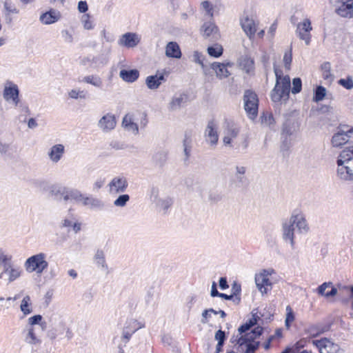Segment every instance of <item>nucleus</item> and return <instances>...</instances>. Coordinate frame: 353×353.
I'll list each match as a JSON object with an SVG mask.
<instances>
[{
    "label": "nucleus",
    "mask_w": 353,
    "mask_h": 353,
    "mask_svg": "<svg viewBox=\"0 0 353 353\" xmlns=\"http://www.w3.org/2000/svg\"><path fill=\"white\" fill-rule=\"evenodd\" d=\"M140 36L134 32H126L123 34L119 39L118 44L121 46L128 48L136 47L140 42Z\"/></svg>",
    "instance_id": "obj_19"
},
{
    "label": "nucleus",
    "mask_w": 353,
    "mask_h": 353,
    "mask_svg": "<svg viewBox=\"0 0 353 353\" xmlns=\"http://www.w3.org/2000/svg\"><path fill=\"white\" fill-rule=\"evenodd\" d=\"M136 120L137 119L131 114H125L122 120L123 128L134 135L139 134V126Z\"/></svg>",
    "instance_id": "obj_23"
},
{
    "label": "nucleus",
    "mask_w": 353,
    "mask_h": 353,
    "mask_svg": "<svg viewBox=\"0 0 353 353\" xmlns=\"http://www.w3.org/2000/svg\"><path fill=\"white\" fill-rule=\"evenodd\" d=\"M300 123L292 118L288 119L283 123L282 132L286 135H292L299 130Z\"/></svg>",
    "instance_id": "obj_27"
},
{
    "label": "nucleus",
    "mask_w": 353,
    "mask_h": 353,
    "mask_svg": "<svg viewBox=\"0 0 353 353\" xmlns=\"http://www.w3.org/2000/svg\"><path fill=\"white\" fill-rule=\"evenodd\" d=\"M94 261L97 268L101 270L108 272V266L105 261V253L102 250H97L94 256Z\"/></svg>",
    "instance_id": "obj_31"
},
{
    "label": "nucleus",
    "mask_w": 353,
    "mask_h": 353,
    "mask_svg": "<svg viewBox=\"0 0 353 353\" xmlns=\"http://www.w3.org/2000/svg\"><path fill=\"white\" fill-rule=\"evenodd\" d=\"M79 82H83L85 83L92 85V86L99 89H102L103 86V82L102 79L99 76L96 74H90L85 76L81 80H79Z\"/></svg>",
    "instance_id": "obj_32"
},
{
    "label": "nucleus",
    "mask_w": 353,
    "mask_h": 353,
    "mask_svg": "<svg viewBox=\"0 0 353 353\" xmlns=\"http://www.w3.org/2000/svg\"><path fill=\"white\" fill-rule=\"evenodd\" d=\"M68 188L61 185H52L50 188V193L52 196L57 197L58 199H63L65 201Z\"/></svg>",
    "instance_id": "obj_37"
},
{
    "label": "nucleus",
    "mask_w": 353,
    "mask_h": 353,
    "mask_svg": "<svg viewBox=\"0 0 353 353\" xmlns=\"http://www.w3.org/2000/svg\"><path fill=\"white\" fill-rule=\"evenodd\" d=\"M274 72L276 76V84L271 92V99L274 102L287 101L290 92V78L288 75L283 76L282 70L275 64Z\"/></svg>",
    "instance_id": "obj_2"
},
{
    "label": "nucleus",
    "mask_w": 353,
    "mask_h": 353,
    "mask_svg": "<svg viewBox=\"0 0 353 353\" xmlns=\"http://www.w3.org/2000/svg\"><path fill=\"white\" fill-rule=\"evenodd\" d=\"M48 266L46 254L43 252L31 256L24 263L26 270L30 273L35 272L37 274H41Z\"/></svg>",
    "instance_id": "obj_5"
},
{
    "label": "nucleus",
    "mask_w": 353,
    "mask_h": 353,
    "mask_svg": "<svg viewBox=\"0 0 353 353\" xmlns=\"http://www.w3.org/2000/svg\"><path fill=\"white\" fill-rule=\"evenodd\" d=\"M311 343L317 348L319 353H345L339 344L325 337L313 339Z\"/></svg>",
    "instance_id": "obj_7"
},
{
    "label": "nucleus",
    "mask_w": 353,
    "mask_h": 353,
    "mask_svg": "<svg viewBox=\"0 0 353 353\" xmlns=\"http://www.w3.org/2000/svg\"><path fill=\"white\" fill-rule=\"evenodd\" d=\"M217 125L214 121H209L205 130V137L206 142L212 146L216 145L219 140V134L217 131Z\"/></svg>",
    "instance_id": "obj_18"
},
{
    "label": "nucleus",
    "mask_w": 353,
    "mask_h": 353,
    "mask_svg": "<svg viewBox=\"0 0 353 353\" xmlns=\"http://www.w3.org/2000/svg\"><path fill=\"white\" fill-rule=\"evenodd\" d=\"M81 195L82 193L79 190L77 189L68 188L65 201L74 200L77 203H80Z\"/></svg>",
    "instance_id": "obj_43"
},
{
    "label": "nucleus",
    "mask_w": 353,
    "mask_h": 353,
    "mask_svg": "<svg viewBox=\"0 0 353 353\" xmlns=\"http://www.w3.org/2000/svg\"><path fill=\"white\" fill-rule=\"evenodd\" d=\"M21 273L22 270L20 267L12 265L9 268H8V270H3V272L1 274V276L3 274H8V281L11 283L19 278L21 275Z\"/></svg>",
    "instance_id": "obj_33"
},
{
    "label": "nucleus",
    "mask_w": 353,
    "mask_h": 353,
    "mask_svg": "<svg viewBox=\"0 0 353 353\" xmlns=\"http://www.w3.org/2000/svg\"><path fill=\"white\" fill-rule=\"evenodd\" d=\"M208 53L210 56L217 58L222 55L223 48L219 44L208 48Z\"/></svg>",
    "instance_id": "obj_47"
},
{
    "label": "nucleus",
    "mask_w": 353,
    "mask_h": 353,
    "mask_svg": "<svg viewBox=\"0 0 353 353\" xmlns=\"http://www.w3.org/2000/svg\"><path fill=\"white\" fill-rule=\"evenodd\" d=\"M339 84L343 88L351 90L353 88V80L352 77H347L346 79H341L339 81Z\"/></svg>",
    "instance_id": "obj_57"
},
{
    "label": "nucleus",
    "mask_w": 353,
    "mask_h": 353,
    "mask_svg": "<svg viewBox=\"0 0 353 353\" xmlns=\"http://www.w3.org/2000/svg\"><path fill=\"white\" fill-rule=\"evenodd\" d=\"M309 225L305 216L302 213H293L288 219L282 223V237L285 242H289L292 248L295 245V232L299 234H306L309 231Z\"/></svg>",
    "instance_id": "obj_1"
},
{
    "label": "nucleus",
    "mask_w": 353,
    "mask_h": 353,
    "mask_svg": "<svg viewBox=\"0 0 353 353\" xmlns=\"http://www.w3.org/2000/svg\"><path fill=\"white\" fill-rule=\"evenodd\" d=\"M83 206H90L92 208L102 210L104 207V203L102 201L99 199L86 196L85 194L81 195L80 199V203Z\"/></svg>",
    "instance_id": "obj_26"
},
{
    "label": "nucleus",
    "mask_w": 353,
    "mask_h": 353,
    "mask_svg": "<svg viewBox=\"0 0 353 353\" xmlns=\"http://www.w3.org/2000/svg\"><path fill=\"white\" fill-rule=\"evenodd\" d=\"M192 147V135L189 132H185L184 139L183 141V153L185 156L184 161H188L190 157Z\"/></svg>",
    "instance_id": "obj_36"
},
{
    "label": "nucleus",
    "mask_w": 353,
    "mask_h": 353,
    "mask_svg": "<svg viewBox=\"0 0 353 353\" xmlns=\"http://www.w3.org/2000/svg\"><path fill=\"white\" fill-rule=\"evenodd\" d=\"M246 172V168L241 165H237L235 168V174L234 176L236 180V181L239 183H243L245 180L246 177L245 176V174Z\"/></svg>",
    "instance_id": "obj_41"
},
{
    "label": "nucleus",
    "mask_w": 353,
    "mask_h": 353,
    "mask_svg": "<svg viewBox=\"0 0 353 353\" xmlns=\"http://www.w3.org/2000/svg\"><path fill=\"white\" fill-rule=\"evenodd\" d=\"M332 283L331 282H325L323 283V284H321V285H319L317 288V292L319 294L321 295V296H325V294L326 292H325V290L329 288L330 286H332Z\"/></svg>",
    "instance_id": "obj_63"
},
{
    "label": "nucleus",
    "mask_w": 353,
    "mask_h": 353,
    "mask_svg": "<svg viewBox=\"0 0 353 353\" xmlns=\"http://www.w3.org/2000/svg\"><path fill=\"white\" fill-rule=\"evenodd\" d=\"M150 201L155 204L157 208L165 212L172 205V199L169 196L160 197L159 190L157 188H152L150 192Z\"/></svg>",
    "instance_id": "obj_13"
},
{
    "label": "nucleus",
    "mask_w": 353,
    "mask_h": 353,
    "mask_svg": "<svg viewBox=\"0 0 353 353\" xmlns=\"http://www.w3.org/2000/svg\"><path fill=\"white\" fill-rule=\"evenodd\" d=\"M117 125L115 116L112 113H106L98 121L97 126L103 133H108L113 130Z\"/></svg>",
    "instance_id": "obj_15"
},
{
    "label": "nucleus",
    "mask_w": 353,
    "mask_h": 353,
    "mask_svg": "<svg viewBox=\"0 0 353 353\" xmlns=\"http://www.w3.org/2000/svg\"><path fill=\"white\" fill-rule=\"evenodd\" d=\"M139 76L137 70H121L119 72V77L125 82L132 83L135 81Z\"/></svg>",
    "instance_id": "obj_34"
},
{
    "label": "nucleus",
    "mask_w": 353,
    "mask_h": 353,
    "mask_svg": "<svg viewBox=\"0 0 353 353\" xmlns=\"http://www.w3.org/2000/svg\"><path fill=\"white\" fill-rule=\"evenodd\" d=\"M341 6L336 10L337 14L343 17H353V0H338Z\"/></svg>",
    "instance_id": "obj_25"
},
{
    "label": "nucleus",
    "mask_w": 353,
    "mask_h": 353,
    "mask_svg": "<svg viewBox=\"0 0 353 353\" xmlns=\"http://www.w3.org/2000/svg\"><path fill=\"white\" fill-rule=\"evenodd\" d=\"M168 159V150L165 148L157 149L152 156V163L159 168H163Z\"/></svg>",
    "instance_id": "obj_21"
},
{
    "label": "nucleus",
    "mask_w": 353,
    "mask_h": 353,
    "mask_svg": "<svg viewBox=\"0 0 353 353\" xmlns=\"http://www.w3.org/2000/svg\"><path fill=\"white\" fill-rule=\"evenodd\" d=\"M61 17V14L59 11L51 8L40 15L39 21L44 25H50L58 21Z\"/></svg>",
    "instance_id": "obj_22"
},
{
    "label": "nucleus",
    "mask_w": 353,
    "mask_h": 353,
    "mask_svg": "<svg viewBox=\"0 0 353 353\" xmlns=\"http://www.w3.org/2000/svg\"><path fill=\"white\" fill-rule=\"evenodd\" d=\"M312 30L311 21L305 19L303 22L298 23L296 33L299 38L303 40L306 45H309L311 39L310 31Z\"/></svg>",
    "instance_id": "obj_16"
},
{
    "label": "nucleus",
    "mask_w": 353,
    "mask_h": 353,
    "mask_svg": "<svg viewBox=\"0 0 353 353\" xmlns=\"http://www.w3.org/2000/svg\"><path fill=\"white\" fill-rule=\"evenodd\" d=\"M272 273H274V270L272 269L263 270L255 275L256 285L262 294H267L272 288V283L270 279Z\"/></svg>",
    "instance_id": "obj_8"
},
{
    "label": "nucleus",
    "mask_w": 353,
    "mask_h": 353,
    "mask_svg": "<svg viewBox=\"0 0 353 353\" xmlns=\"http://www.w3.org/2000/svg\"><path fill=\"white\" fill-rule=\"evenodd\" d=\"M65 152V146L63 144H56L49 149L48 157L52 163H57L62 159Z\"/></svg>",
    "instance_id": "obj_24"
},
{
    "label": "nucleus",
    "mask_w": 353,
    "mask_h": 353,
    "mask_svg": "<svg viewBox=\"0 0 353 353\" xmlns=\"http://www.w3.org/2000/svg\"><path fill=\"white\" fill-rule=\"evenodd\" d=\"M258 319L259 318L257 316H256L255 314H252V317L249 320V321L240 326L239 328L238 329L239 335L244 336L243 334V333L246 332L252 326L257 323Z\"/></svg>",
    "instance_id": "obj_39"
},
{
    "label": "nucleus",
    "mask_w": 353,
    "mask_h": 353,
    "mask_svg": "<svg viewBox=\"0 0 353 353\" xmlns=\"http://www.w3.org/2000/svg\"><path fill=\"white\" fill-rule=\"evenodd\" d=\"M194 61L201 65V67L204 69L205 64H204V57L203 55L195 51L193 54Z\"/></svg>",
    "instance_id": "obj_60"
},
{
    "label": "nucleus",
    "mask_w": 353,
    "mask_h": 353,
    "mask_svg": "<svg viewBox=\"0 0 353 353\" xmlns=\"http://www.w3.org/2000/svg\"><path fill=\"white\" fill-rule=\"evenodd\" d=\"M302 88V82L300 78H294L292 81V92L297 94L301 92Z\"/></svg>",
    "instance_id": "obj_56"
},
{
    "label": "nucleus",
    "mask_w": 353,
    "mask_h": 353,
    "mask_svg": "<svg viewBox=\"0 0 353 353\" xmlns=\"http://www.w3.org/2000/svg\"><path fill=\"white\" fill-rule=\"evenodd\" d=\"M165 53L166 57L174 59H180L182 55L181 48L175 41H170L167 43Z\"/></svg>",
    "instance_id": "obj_28"
},
{
    "label": "nucleus",
    "mask_w": 353,
    "mask_h": 353,
    "mask_svg": "<svg viewBox=\"0 0 353 353\" xmlns=\"http://www.w3.org/2000/svg\"><path fill=\"white\" fill-rule=\"evenodd\" d=\"M0 153L2 154L10 155L12 153V145L8 143L0 141Z\"/></svg>",
    "instance_id": "obj_58"
},
{
    "label": "nucleus",
    "mask_w": 353,
    "mask_h": 353,
    "mask_svg": "<svg viewBox=\"0 0 353 353\" xmlns=\"http://www.w3.org/2000/svg\"><path fill=\"white\" fill-rule=\"evenodd\" d=\"M201 7L203 10H205L208 15H209L210 17H213V9L212 4L208 1H205L201 3Z\"/></svg>",
    "instance_id": "obj_59"
},
{
    "label": "nucleus",
    "mask_w": 353,
    "mask_h": 353,
    "mask_svg": "<svg viewBox=\"0 0 353 353\" xmlns=\"http://www.w3.org/2000/svg\"><path fill=\"white\" fill-rule=\"evenodd\" d=\"M244 109L250 119H254L258 114L259 99L256 94L252 90H245L243 95Z\"/></svg>",
    "instance_id": "obj_6"
},
{
    "label": "nucleus",
    "mask_w": 353,
    "mask_h": 353,
    "mask_svg": "<svg viewBox=\"0 0 353 353\" xmlns=\"http://www.w3.org/2000/svg\"><path fill=\"white\" fill-rule=\"evenodd\" d=\"M238 65L240 69L248 75L252 76L254 74V61L248 55L241 56L238 59Z\"/></svg>",
    "instance_id": "obj_20"
},
{
    "label": "nucleus",
    "mask_w": 353,
    "mask_h": 353,
    "mask_svg": "<svg viewBox=\"0 0 353 353\" xmlns=\"http://www.w3.org/2000/svg\"><path fill=\"white\" fill-rule=\"evenodd\" d=\"M92 68H99L107 63L106 59L102 55H97L92 57Z\"/></svg>",
    "instance_id": "obj_52"
},
{
    "label": "nucleus",
    "mask_w": 353,
    "mask_h": 353,
    "mask_svg": "<svg viewBox=\"0 0 353 353\" xmlns=\"http://www.w3.org/2000/svg\"><path fill=\"white\" fill-rule=\"evenodd\" d=\"M326 94V89L321 86H317L314 92L313 100L316 102L322 101Z\"/></svg>",
    "instance_id": "obj_50"
},
{
    "label": "nucleus",
    "mask_w": 353,
    "mask_h": 353,
    "mask_svg": "<svg viewBox=\"0 0 353 353\" xmlns=\"http://www.w3.org/2000/svg\"><path fill=\"white\" fill-rule=\"evenodd\" d=\"M223 198V195L219 190L213 189L209 192L208 199L211 202L217 203Z\"/></svg>",
    "instance_id": "obj_51"
},
{
    "label": "nucleus",
    "mask_w": 353,
    "mask_h": 353,
    "mask_svg": "<svg viewBox=\"0 0 353 353\" xmlns=\"http://www.w3.org/2000/svg\"><path fill=\"white\" fill-rule=\"evenodd\" d=\"M61 35L65 42H67L68 43H71L73 42L72 34L68 30H62Z\"/></svg>",
    "instance_id": "obj_64"
},
{
    "label": "nucleus",
    "mask_w": 353,
    "mask_h": 353,
    "mask_svg": "<svg viewBox=\"0 0 353 353\" xmlns=\"http://www.w3.org/2000/svg\"><path fill=\"white\" fill-rule=\"evenodd\" d=\"M19 90L17 84L7 81L4 84L3 97L6 101H12L15 106L19 103Z\"/></svg>",
    "instance_id": "obj_10"
},
{
    "label": "nucleus",
    "mask_w": 353,
    "mask_h": 353,
    "mask_svg": "<svg viewBox=\"0 0 353 353\" xmlns=\"http://www.w3.org/2000/svg\"><path fill=\"white\" fill-rule=\"evenodd\" d=\"M30 301V297L28 295L24 296L21 301L20 308L24 315L29 314L32 311Z\"/></svg>",
    "instance_id": "obj_44"
},
{
    "label": "nucleus",
    "mask_w": 353,
    "mask_h": 353,
    "mask_svg": "<svg viewBox=\"0 0 353 353\" xmlns=\"http://www.w3.org/2000/svg\"><path fill=\"white\" fill-rule=\"evenodd\" d=\"M70 98L73 99H84L86 98V92L84 90L79 89H72L68 92Z\"/></svg>",
    "instance_id": "obj_48"
},
{
    "label": "nucleus",
    "mask_w": 353,
    "mask_h": 353,
    "mask_svg": "<svg viewBox=\"0 0 353 353\" xmlns=\"http://www.w3.org/2000/svg\"><path fill=\"white\" fill-rule=\"evenodd\" d=\"M145 324L136 319H128L123 330V338L128 341L132 335L138 330L144 327Z\"/></svg>",
    "instance_id": "obj_17"
},
{
    "label": "nucleus",
    "mask_w": 353,
    "mask_h": 353,
    "mask_svg": "<svg viewBox=\"0 0 353 353\" xmlns=\"http://www.w3.org/2000/svg\"><path fill=\"white\" fill-rule=\"evenodd\" d=\"M185 101V97L183 94L174 96L169 103V110L176 111L180 110L183 107Z\"/></svg>",
    "instance_id": "obj_35"
},
{
    "label": "nucleus",
    "mask_w": 353,
    "mask_h": 353,
    "mask_svg": "<svg viewBox=\"0 0 353 353\" xmlns=\"http://www.w3.org/2000/svg\"><path fill=\"white\" fill-rule=\"evenodd\" d=\"M81 21L84 29L90 30L94 28V24L90 20V15L89 14H84L81 17Z\"/></svg>",
    "instance_id": "obj_53"
},
{
    "label": "nucleus",
    "mask_w": 353,
    "mask_h": 353,
    "mask_svg": "<svg viewBox=\"0 0 353 353\" xmlns=\"http://www.w3.org/2000/svg\"><path fill=\"white\" fill-rule=\"evenodd\" d=\"M258 25V21L254 20L252 17H250L248 15L244 16L241 19V28L250 40L254 39L257 31Z\"/></svg>",
    "instance_id": "obj_14"
},
{
    "label": "nucleus",
    "mask_w": 353,
    "mask_h": 353,
    "mask_svg": "<svg viewBox=\"0 0 353 353\" xmlns=\"http://www.w3.org/2000/svg\"><path fill=\"white\" fill-rule=\"evenodd\" d=\"M215 339L219 342V346H223L225 339V332L219 330L215 334Z\"/></svg>",
    "instance_id": "obj_61"
},
{
    "label": "nucleus",
    "mask_w": 353,
    "mask_h": 353,
    "mask_svg": "<svg viewBox=\"0 0 353 353\" xmlns=\"http://www.w3.org/2000/svg\"><path fill=\"white\" fill-rule=\"evenodd\" d=\"M129 201L130 196L128 194H121L114 201V205L116 207L123 208Z\"/></svg>",
    "instance_id": "obj_49"
},
{
    "label": "nucleus",
    "mask_w": 353,
    "mask_h": 353,
    "mask_svg": "<svg viewBox=\"0 0 353 353\" xmlns=\"http://www.w3.org/2000/svg\"><path fill=\"white\" fill-rule=\"evenodd\" d=\"M3 7L8 14H19V10L12 4L10 1H5Z\"/></svg>",
    "instance_id": "obj_55"
},
{
    "label": "nucleus",
    "mask_w": 353,
    "mask_h": 353,
    "mask_svg": "<svg viewBox=\"0 0 353 353\" xmlns=\"http://www.w3.org/2000/svg\"><path fill=\"white\" fill-rule=\"evenodd\" d=\"M201 32L203 37H210L216 33L217 28L212 22H205L201 28Z\"/></svg>",
    "instance_id": "obj_38"
},
{
    "label": "nucleus",
    "mask_w": 353,
    "mask_h": 353,
    "mask_svg": "<svg viewBox=\"0 0 353 353\" xmlns=\"http://www.w3.org/2000/svg\"><path fill=\"white\" fill-rule=\"evenodd\" d=\"M77 215L72 212L70 210L68 214L61 221V226L63 228H70L77 219Z\"/></svg>",
    "instance_id": "obj_42"
},
{
    "label": "nucleus",
    "mask_w": 353,
    "mask_h": 353,
    "mask_svg": "<svg viewBox=\"0 0 353 353\" xmlns=\"http://www.w3.org/2000/svg\"><path fill=\"white\" fill-rule=\"evenodd\" d=\"M25 341L29 344H38L41 343V341L36 336L34 328L30 327L28 330V333L26 336Z\"/></svg>",
    "instance_id": "obj_46"
},
{
    "label": "nucleus",
    "mask_w": 353,
    "mask_h": 353,
    "mask_svg": "<svg viewBox=\"0 0 353 353\" xmlns=\"http://www.w3.org/2000/svg\"><path fill=\"white\" fill-rule=\"evenodd\" d=\"M322 74L324 79L332 81L333 76L331 73V66L329 62H325L321 65Z\"/></svg>",
    "instance_id": "obj_45"
},
{
    "label": "nucleus",
    "mask_w": 353,
    "mask_h": 353,
    "mask_svg": "<svg viewBox=\"0 0 353 353\" xmlns=\"http://www.w3.org/2000/svg\"><path fill=\"white\" fill-rule=\"evenodd\" d=\"M165 81L163 74L159 75L148 76L145 79V83L148 88L150 90H157L160 85Z\"/></svg>",
    "instance_id": "obj_30"
},
{
    "label": "nucleus",
    "mask_w": 353,
    "mask_h": 353,
    "mask_svg": "<svg viewBox=\"0 0 353 353\" xmlns=\"http://www.w3.org/2000/svg\"><path fill=\"white\" fill-rule=\"evenodd\" d=\"M263 328L258 326L250 333L245 334V336H241L237 341L239 348L241 349L240 352L254 353L257 350L259 345V342H256L254 340L261 336Z\"/></svg>",
    "instance_id": "obj_4"
},
{
    "label": "nucleus",
    "mask_w": 353,
    "mask_h": 353,
    "mask_svg": "<svg viewBox=\"0 0 353 353\" xmlns=\"http://www.w3.org/2000/svg\"><path fill=\"white\" fill-rule=\"evenodd\" d=\"M292 53L290 51L285 52L284 56H283V63H284L285 68L287 70H290V64L292 62Z\"/></svg>",
    "instance_id": "obj_62"
},
{
    "label": "nucleus",
    "mask_w": 353,
    "mask_h": 353,
    "mask_svg": "<svg viewBox=\"0 0 353 353\" xmlns=\"http://www.w3.org/2000/svg\"><path fill=\"white\" fill-rule=\"evenodd\" d=\"M353 134V128L343 125L339 128L338 132L334 134L332 139V144L334 147H341L345 144Z\"/></svg>",
    "instance_id": "obj_9"
},
{
    "label": "nucleus",
    "mask_w": 353,
    "mask_h": 353,
    "mask_svg": "<svg viewBox=\"0 0 353 353\" xmlns=\"http://www.w3.org/2000/svg\"><path fill=\"white\" fill-rule=\"evenodd\" d=\"M12 265H13L12 256L0 250V265L2 266L3 270H8Z\"/></svg>",
    "instance_id": "obj_40"
},
{
    "label": "nucleus",
    "mask_w": 353,
    "mask_h": 353,
    "mask_svg": "<svg viewBox=\"0 0 353 353\" xmlns=\"http://www.w3.org/2000/svg\"><path fill=\"white\" fill-rule=\"evenodd\" d=\"M231 66L230 63H223L214 62L210 65L211 68L215 72L216 75L219 79L226 78L230 75L227 66Z\"/></svg>",
    "instance_id": "obj_29"
},
{
    "label": "nucleus",
    "mask_w": 353,
    "mask_h": 353,
    "mask_svg": "<svg viewBox=\"0 0 353 353\" xmlns=\"http://www.w3.org/2000/svg\"><path fill=\"white\" fill-rule=\"evenodd\" d=\"M337 176L341 180H353V147L341 152L337 159Z\"/></svg>",
    "instance_id": "obj_3"
},
{
    "label": "nucleus",
    "mask_w": 353,
    "mask_h": 353,
    "mask_svg": "<svg viewBox=\"0 0 353 353\" xmlns=\"http://www.w3.org/2000/svg\"><path fill=\"white\" fill-rule=\"evenodd\" d=\"M261 123L271 128L274 124V119L271 114H263L261 117Z\"/></svg>",
    "instance_id": "obj_54"
},
{
    "label": "nucleus",
    "mask_w": 353,
    "mask_h": 353,
    "mask_svg": "<svg viewBox=\"0 0 353 353\" xmlns=\"http://www.w3.org/2000/svg\"><path fill=\"white\" fill-rule=\"evenodd\" d=\"M128 186L127 179L122 175L113 177L108 184V192L117 194L124 192Z\"/></svg>",
    "instance_id": "obj_12"
},
{
    "label": "nucleus",
    "mask_w": 353,
    "mask_h": 353,
    "mask_svg": "<svg viewBox=\"0 0 353 353\" xmlns=\"http://www.w3.org/2000/svg\"><path fill=\"white\" fill-rule=\"evenodd\" d=\"M239 133L238 125L231 121H225L223 125V141L225 145L232 147V143Z\"/></svg>",
    "instance_id": "obj_11"
}]
</instances>
